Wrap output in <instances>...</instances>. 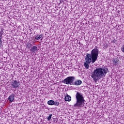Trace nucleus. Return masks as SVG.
I'll use <instances>...</instances> for the list:
<instances>
[{"mask_svg":"<svg viewBox=\"0 0 124 124\" xmlns=\"http://www.w3.org/2000/svg\"><path fill=\"white\" fill-rule=\"evenodd\" d=\"M98 54H99V50L96 46L93 49L91 52V54L87 53L85 56V62L84 63L85 68L89 69L90 63H94L97 60L98 58Z\"/></svg>","mask_w":124,"mask_h":124,"instance_id":"obj_1","label":"nucleus"},{"mask_svg":"<svg viewBox=\"0 0 124 124\" xmlns=\"http://www.w3.org/2000/svg\"><path fill=\"white\" fill-rule=\"evenodd\" d=\"M106 74H107V70H106V68L99 67L94 70L91 77L94 80V82H97L102 77H105Z\"/></svg>","mask_w":124,"mask_h":124,"instance_id":"obj_2","label":"nucleus"},{"mask_svg":"<svg viewBox=\"0 0 124 124\" xmlns=\"http://www.w3.org/2000/svg\"><path fill=\"white\" fill-rule=\"evenodd\" d=\"M77 99V103L74 105V106H77L78 107H84L85 106V98L83 96V94L80 92H77L76 95Z\"/></svg>","mask_w":124,"mask_h":124,"instance_id":"obj_3","label":"nucleus"},{"mask_svg":"<svg viewBox=\"0 0 124 124\" xmlns=\"http://www.w3.org/2000/svg\"><path fill=\"white\" fill-rule=\"evenodd\" d=\"M74 80H75V77H69L62 80V83L66 85H74Z\"/></svg>","mask_w":124,"mask_h":124,"instance_id":"obj_4","label":"nucleus"},{"mask_svg":"<svg viewBox=\"0 0 124 124\" xmlns=\"http://www.w3.org/2000/svg\"><path fill=\"white\" fill-rule=\"evenodd\" d=\"M19 82H17L16 80H14L12 83L11 86L13 87V89H17V88H19Z\"/></svg>","mask_w":124,"mask_h":124,"instance_id":"obj_5","label":"nucleus"},{"mask_svg":"<svg viewBox=\"0 0 124 124\" xmlns=\"http://www.w3.org/2000/svg\"><path fill=\"white\" fill-rule=\"evenodd\" d=\"M3 31H4L3 28H1L0 30V48L1 47V44H2V35H3V33H4Z\"/></svg>","mask_w":124,"mask_h":124,"instance_id":"obj_6","label":"nucleus"},{"mask_svg":"<svg viewBox=\"0 0 124 124\" xmlns=\"http://www.w3.org/2000/svg\"><path fill=\"white\" fill-rule=\"evenodd\" d=\"M119 62H120V60H119V58H114L112 59V63L113 66H117L118 64H119Z\"/></svg>","mask_w":124,"mask_h":124,"instance_id":"obj_7","label":"nucleus"},{"mask_svg":"<svg viewBox=\"0 0 124 124\" xmlns=\"http://www.w3.org/2000/svg\"><path fill=\"white\" fill-rule=\"evenodd\" d=\"M15 99V95L14 94H11L10 96L8 97V100H9L10 102H13L14 101V99Z\"/></svg>","mask_w":124,"mask_h":124,"instance_id":"obj_8","label":"nucleus"},{"mask_svg":"<svg viewBox=\"0 0 124 124\" xmlns=\"http://www.w3.org/2000/svg\"><path fill=\"white\" fill-rule=\"evenodd\" d=\"M31 52L32 53H35L37 51V46H33L31 49H30Z\"/></svg>","mask_w":124,"mask_h":124,"instance_id":"obj_9","label":"nucleus"},{"mask_svg":"<svg viewBox=\"0 0 124 124\" xmlns=\"http://www.w3.org/2000/svg\"><path fill=\"white\" fill-rule=\"evenodd\" d=\"M64 100L65 101H71V96L67 94V95H66L64 97Z\"/></svg>","mask_w":124,"mask_h":124,"instance_id":"obj_10","label":"nucleus"},{"mask_svg":"<svg viewBox=\"0 0 124 124\" xmlns=\"http://www.w3.org/2000/svg\"><path fill=\"white\" fill-rule=\"evenodd\" d=\"M81 84H82V80H76L75 82H74L73 85H75L76 86H80Z\"/></svg>","mask_w":124,"mask_h":124,"instance_id":"obj_11","label":"nucleus"},{"mask_svg":"<svg viewBox=\"0 0 124 124\" xmlns=\"http://www.w3.org/2000/svg\"><path fill=\"white\" fill-rule=\"evenodd\" d=\"M42 37H43V34H41L40 35H37L35 37V39H36V40H39V39L42 38Z\"/></svg>","mask_w":124,"mask_h":124,"instance_id":"obj_12","label":"nucleus"},{"mask_svg":"<svg viewBox=\"0 0 124 124\" xmlns=\"http://www.w3.org/2000/svg\"><path fill=\"white\" fill-rule=\"evenodd\" d=\"M47 104L48 105H54L55 104V101L51 100H49L48 102H47Z\"/></svg>","mask_w":124,"mask_h":124,"instance_id":"obj_13","label":"nucleus"},{"mask_svg":"<svg viewBox=\"0 0 124 124\" xmlns=\"http://www.w3.org/2000/svg\"><path fill=\"white\" fill-rule=\"evenodd\" d=\"M32 46V45L30 43H27V45L26 46L27 49H31V48Z\"/></svg>","mask_w":124,"mask_h":124,"instance_id":"obj_14","label":"nucleus"},{"mask_svg":"<svg viewBox=\"0 0 124 124\" xmlns=\"http://www.w3.org/2000/svg\"><path fill=\"white\" fill-rule=\"evenodd\" d=\"M52 116H53L52 114H50L48 116V117L47 118V121H50L51 119H52Z\"/></svg>","mask_w":124,"mask_h":124,"instance_id":"obj_15","label":"nucleus"},{"mask_svg":"<svg viewBox=\"0 0 124 124\" xmlns=\"http://www.w3.org/2000/svg\"><path fill=\"white\" fill-rule=\"evenodd\" d=\"M55 106H59L60 105V103L59 102H54V104Z\"/></svg>","mask_w":124,"mask_h":124,"instance_id":"obj_16","label":"nucleus"},{"mask_svg":"<svg viewBox=\"0 0 124 124\" xmlns=\"http://www.w3.org/2000/svg\"><path fill=\"white\" fill-rule=\"evenodd\" d=\"M111 42H112V43H116V42H117V40L115 38H113L112 39Z\"/></svg>","mask_w":124,"mask_h":124,"instance_id":"obj_17","label":"nucleus"},{"mask_svg":"<svg viewBox=\"0 0 124 124\" xmlns=\"http://www.w3.org/2000/svg\"><path fill=\"white\" fill-rule=\"evenodd\" d=\"M121 50L123 53H124V46L123 47L121 48Z\"/></svg>","mask_w":124,"mask_h":124,"instance_id":"obj_18","label":"nucleus"},{"mask_svg":"<svg viewBox=\"0 0 124 124\" xmlns=\"http://www.w3.org/2000/svg\"><path fill=\"white\" fill-rule=\"evenodd\" d=\"M107 47H108V45H107Z\"/></svg>","mask_w":124,"mask_h":124,"instance_id":"obj_19","label":"nucleus"}]
</instances>
